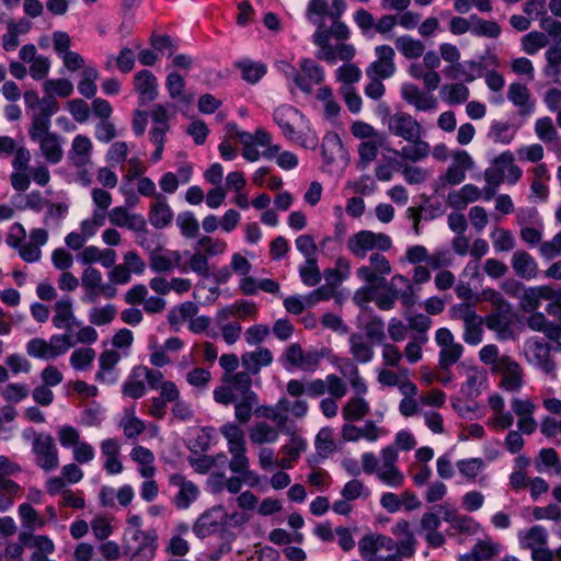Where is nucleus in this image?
<instances>
[{
	"label": "nucleus",
	"instance_id": "13",
	"mask_svg": "<svg viewBox=\"0 0 561 561\" xmlns=\"http://www.w3.org/2000/svg\"><path fill=\"white\" fill-rule=\"evenodd\" d=\"M150 115L154 126L150 129L149 136L150 141L156 146L151 159L153 162H158L162 158L165 134L170 128L169 111L164 105L157 104Z\"/></svg>",
	"mask_w": 561,
	"mask_h": 561
},
{
	"label": "nucleus",
	"instance_id": "19",
	"mask_svg": "<svg viewBox=\"0 0 561 561\" xmlns=\"http://www.w3.org/2000/svg\"><path fill=\"white\" fill-rule=\"evenodd\" d=\"M226 512L222 505H216L205 511L193 525V533L198 538H206L224 525Z\"/></svg>",
	"mask_w": 561,
	"mask_h": 561
},
{
	"label": "nucleus",
	"instance_id": "36",
	"mask_svg": "<svg viewBox=\"0 0 561 561\" xmlns=\"http://www.w3.org/2000/svg\"><path fill=\"white\" fill-rule=\"evenodd\" d=\"M482 191L478 186L466 184L461 188L450 192L446 203L449 207L460 210L465 209L469 203L480 199Z\"/></svg>",
	"mask_w": 561,
	"mask_h": 561
},
{
	"label": "nucleus",
	"instance_id": "39",
	"mask_svg": "<svg viewBox=\"0 0 561 561\" xmlns=\"http://www.w3.org/2000/svg\"><path fill=\"white\" fill-rule=\"evenodd\" d=\"M392 534L397 537H403L402 540L397 542L396 551L405 558H411L414 552L415 538L410 529L408 520H400L392 527Z\"/></svg>",
	"mask_w": 561,
	"mask_h": 561
},
{
	"label": "nucleus",
	"instance_id": "3",
	"mask_svg": "<svg viewBox=\"0 0 561 561\" xmlns=\"http://www.w3.org/2000/svg\"><path fill=\"white\" fill-rule=\"evenodd\" d=\"M346 366L350 367L348 373L343 368L340 370L344 376L348 377L354 396L342 407V416L347 423H352L363 420L369 413L370 407L368 401L364 398L368 391V387L359 375L358 367L350 360H347Z\"/></svg>",
	"mask_w": 561,
	"mask_h": 561
},
{
	"label": "nucleus",
	"instance_id": "40",
	"mask_svg": "<svg viewBox=\"0 0 561 561\" xmlns=\"http://www.w3.org/2000/svg\"><path fill=\"white\" fill-rule=\"evenodd\" d=\"M547 285L523 288L519 296V308L524 312H534L540 307L542 300L549 297Z\"/></svg>",
	"mask_w": 561,
	"mask_h": 561
},
{
	"label": "nucleus",
	"instance_id": "10",
	"mask_svg": "<svg viewBox=\"0 0 561 561\" xmlns=\"http://www.w3.org/2000/svg\"><path fill=\"white\" fill-rule=\"evenodd\" d=\"M435 342L439 347L438 367L448 371L463 354V346L456 342L451 331L447 328H440L435 332Z\"/></svg>",
	"mask_w": 561,
	"mask_h": 561
},
{
	"label": "nucleus",
	"instance_id": "28",
	"mask_svg": "<svg viewBox=\"0 0 561 561\" xmlns=\"http://www.w3.org/2000/svg\"><path fill=\"white\" fill-rule=\"evenodd\" d=\"M383 287L397 289V293L401 296V305L407 309L413 307L419 299L412 280L403 274H394L389 283H385Z\"/></svg>",
	"mask_w": 561,
	"mask_h": 561
},
{
	"label": "nucleus",
	"instance_id": "8",
	"mask_svg": "<svg viewBox=\"0 0 561 561\" xmlns=\"http://www.w3.org/2000/svg\"><path fill=\"white\" fill-rule=\"evenodd\" d=\"M548 530L535 525L518 534L519 545L523 549L530 550L533 561H553L554 553L548 548Z\"/></svg>",
	"mask_w": 561,
	"mask_h": 561
},
{
	"label": "nucleus",
	"instance_id": "33",
	"mask_svg": "<svg viewBox=\"0 0 561 561\" xmlns=\"http://www.w3.org/2000/svg\"><path fill=\"white\" fill-rule=\"evenodd\" d=\"M282 427L271 425L265 421L254 423L249 430V438L253 445L264 446L275 444L279 438Z\"/></svg>",
	"mask_w": 561,
	"mask_h": 561
},
{
	"label": "nucleus",
	"instance_id": "60",
	"mask_svg": "<svg viewBox=\"0 0 561 561\" xmlns=\"http://www.w3.org/2000/svg\"><path fill=\"white\" fill-rule=\"evenodd\" d=\"M116 312V307L112 304L103 307H93L89 311V321L98 327L106 325L114 320Z\"/></svg>",
	"mask_w": 561,
	"mask_h": 561
},
{
	"label": "nucleus",
	"instance_id": "34",
	"mask_svg": "<svg viewBox=\"0 0 561 561\" xmlns=\"http://www.w3.org/2000/svg\"><path fill=\"white\" fill-rule=\"evenodd\" d=\"M273 354L266 347H257L252 352H247L241 356V364L249 375H256L262 367L270 366L273 363Z\"/></svg>",
	"mask_w": 561,
	"mask_h": 561
},
{
	"label": "nucleus",
	"instance_id": "48",
	"mask_svg": "<svg viewBox=\"0 0 561 561\" xmlns=\"http://www.w3.org/2000/svg\"><path fill=\"white\" fill-rule=\"evenodd\" d=\"M20 490V485L13 480L0 477V512L11 508Z\"/></svg>",
	"mask_w": 561,
	"mask_h": 561
},
{
	"label": "nucleus",
	"instance_id": "42",
	"mask_svg": "<svg viewBox=\"0 0 561 561\" xmlns=\"http://www.w3.org/2000/svg\"><path fill=\"white\" fill-rule=\"evenodd\" d=\"M348 342L350 353L356 362L366 364L373 359L374 348L362 334L352 333Z\"/></svg>",
	"mask_w": 561,
	"mask_h": 561
},
{
	"label": "nucleus",
	"instance_id": "43",
	"mask_svg": "<svg viewBox=\"0 0 561 561\" xmlns=\"http://www.w3.org/2000/svg\"><path fill=\"white\" fill-rule=\"evenodd\" d=\"M185 255L187 261L182 266L183 272L191 271L204 278H208L210 276V265L206 254H203L202 251L195 248L193 253L185 252Z\"/></svg>",
	"mask_w": 561,
	"mask_h": 561
},
{
	"label": "nucleus",
	"instance_id": "22",
	"mask_svg": "<svg viewBox=\"0 0 561 561\" xmlns=\"http://www.w3.org/2000/svg\"><path fill=\"white\" fill-rule=\"evenodd\" d=\"M474 161L466 150H457L453 154V162L445 172V181L450 185H458L466 179V172L473 169Z\"/></svg>",
	"mask_w": 561,
	"mask_h": 561
},
{
	"label": "nucleus",
	"instance_id": "9",
	"mask_svg": "<svg viewBox=\"0 0 561 561\" xmlns=\"http://www.w3.org/2000/svg\"><path fill=\"white\" fill-rule=\"evenodd\" d=\"M398 458V451L393 446H386L380 450V467L376 477L392 489L401 488L405 481L403 472L397 466Z\"/></svg>",
	"mask_w": 561,
	"mask_h": 561
},
{
	"label": "nucleus",
	"instance_id": "14",
	"mask_svg": "<svg viewBox=\"0 0 561 561\" xmlns=\"http://www.w3.org/2000/svg\"><path fill=\"white\" fill-rule=\"evenodd\" d=\"M169 482L175 490L172 502L178 510H187L201 495L199 488L181 473L170 476Z\"/></svg>",
	"mask_w": 561,
	"mask_h": 561
},
{
	"label": "nucleus",
	"instance_id": "47",
	"mask_svg": "<svg viewBox=\"0 0 561 561\" xmlns=\"http://www.w3.org/2000/svg\"><path fill=\"white\" fill-rule=\"evenodd\" d=\"M385 141L386 136L362 141L357 148L359 163H362L363 167L371 163L377 158L378 151L385 145Z\"/></svg>",
	"mask_w": 561,
	"mask_h": 561
},
{
	"label": "nucleus",
	"instance_id": "59",
	"mask_svg": "<svg viewBox=\"0 0 561 561\" xmlns=\"http://www.w3.org/2000/svg\"><path fill=\"white\" fill-rule=\"evenodd\" d=\"M493 248L497 252H508L516 245L513 233L503 228H496L491 233Z\"/></svg>",
	"mask_w": 561,
	"mask_h": 561
},
{
	"label": "nucleus",
	"instance_id": "23",
	"mask_svg": "<svg viewBox=\"0 0 561 561\" xmlns=\"http://www.w3.org/2000/svg\"><path fill=\"white\" fill-rule=\"evenodd\" d=\"M93 144L85 135H77L71 141L68 150L69 163L78 169L84 168L91 163Z\"/></svg>",
	"mask_w": 561,
	"mask_h": 561
},
{
	"label": "nucleus",
	"instance_id": "35",
	"mask_svg": "<svg viewBox=\"0 0 561 561\" xmlns=\"http://www.w3.org/2000/svg\"><path fill=\"white\" fill-rule=\"evenodd\" d=\"M173 219V210L161 194L156 195V201L150 205L149 222L156 229L167 227Z\"/></svg>",
	"mask_w": 561,
	"mask_h": 561
},
{
	"label": "nucleus",
	"instance_id": "46",
	"mask_svg": "<svg viewBox=\"0 0 561 561\" xmlns=\"http://www.w3.org/2000/svg\"><path fill=\"white\" fill-rule=\"evenodd\" d=\"M470 92L463 83H447L440 88V98L448 104H461L467 102Z\"/></svg>",
	"mask_w": 561,
	"mask_h": 561
},
{
	"label": "nucleus",
	"instance_id": "31",
	"mask_svg": "<svg viewBox=\"0 0 561 561\" xmlns=\"http://www.w3.org/2000/svg\"><path fill=\"white\" fill-rule=\"evenodd\" d=\"M484 322L486 328L495 333L497 340L507 341L516 339L512 320L506 313L502 311L490 313L485 317Z\"/></svg>",
	"mask_w": 561,
	"mask_h": 561
},
{
	"label": "nucleus",
	"instance_id": "26",
	"mask_svg": "<svg viewBox=\"0 0 561 561\" xmlns=\"http://www.w3.org/2000/svg\"><path fill=\"white\" fill-rule=\"evenodd\" d=\"M134 89L138 93L139 102L146 104L158 98V79L149 70H140L134 76Z\"/></svg>",
	"mask_w": 561,
	"mask_h": 561
},
{
	"label": "nucleus",
	"instance_id": "29",
	"mask_svg": "<svg viewBox=\"0 0 561 561\" xmlns=\"http://www.w3.org/2000/svg\"><path fill=\"white\" fill-rule=\"evenodd\" d=\"M53 324L58 330H65V333L71 334L77 324L70 298H62L54 305Z\"/></svg>",
	"mask_w": 561,
	"mask_h": 561
},
{
	"label": "nucleus",
	"instance_id": "52",
	"mask_svg": "<svg viewBox=\"0 0 561 561\" xmlns=\"http://www.w3.org/2000/svg\"><path fill=\"white\" fill-rule=\"evenodd\" d=\"M486 380V374L479 367H470L467 370V380L463 385V391L469 397H478L482 385Z\"/></svg>",
	"mask_w": 561,
	"mask_h": 561
},
{
	"label": "nucleus",
	"instance_id": "56",
	"mask_svg": "<svg viewBox=\"0 0 561 561\" xmlns=\"http://www.w3.org/2000/svg\"><path fill=\"white\" fill-rule=\"evenodd\" d=\"M99 77V72L95 68L88 66L83 68L81 72V80L78 84L79 92L90 99L96 93V84L95 81Z\"/></svg>",
	"mask_w": 561,
	"mask_h": 561
},
{
	"label": "nucleus",
	"instance_id": "2",
	"mask_svg": "<svg viewBox=\"0 0 561 561\" xmlns=\"http://www.w3.org/2000/svg\"><path fill=\"white\" fill-rule=\"evenodd\" d=\"M274 122L280 128L283 135L290 141L299 146L314 150L319 139L313 129L307 126L306 130L297 131L295 125L305 121V115L297 108L288 105H282L274 112Z\"/></svg>",
	"mask_w": 561,
	"mask_h": 561
},
{
	"label": "nucleus",
	"instance_id": "41",
	"mask_svg": "<svg viewBox=\"0 0 561 561\" xmlns=\"http://www.w3.org/2000/svg\"><path fill=\"white\" fill-rule=\"evenodd\" d=\"M318 25L317 31L313 34V43L319 47L317 57L330 64H334V51L330 44V30H327L323 22L316 23Z\"/></svg>",
	"mask_w": 561,
	"mask_h": 561
},
{
	"label": "nucleus",
	"instance_id": "51",
	"mask_svg": "<svg viewBox=\"0 0 561 561\" xmlns=\"http://www.w3.org/2000/svg\"><path fill=\"white\" fill-rule=\"evenodd\" d=\"M119 425L127 438H136L146 428L145 423L135 415L134 409L125 410V414L122 417Z\"/></svg>",
	"mask_w": 561,
	"mask_h": 561
},
{
	"label": "nucleus",
	"instance_id": "57",
	"mask_svg": "<svg viewBox=\"0 0 561 561\" xmlns=\"http://www.w3.org/2000/svg\"><path fill=\"white\" fill-rule=\"evenodd\" d=\"M343 151V144L341 138L334 134H328L322 142V157L328 163H332L335 158Z\"/></svg>",
	"mask_w": 561,
	"mask_h": 561
},
{
	"label": "nucleus",
	"instance_id": "37",
	"mask_svg": "<svg viewBox=\"0 0 561 561\" xmlns=\"http://www.w3.org/2000/svg\"><path fill=\"white\" fill-rule=\"evenodd\" d=\"M35 142L38 144L41 156L47 163L57 164L62 160L64 149L61 139L57 134L48 135Z\"/></svg>",
	"mask_w": 561,
	"mask_h": 561
},
{
	"label": "nucleus",
	"instance_id": "16",
	"mask_svg": "<svg viewBox=\"0 0 561 561\" xmlns=\"http://www.w3.org/2000/svg\"><path fill=\"white\" fill-rule=\"evenodd\" d=\"M524 352L528 363L539 367L547 375H554L556 364L551 359V346L537 337L526 340Z\"/></svg>",
	"mask_w": 561,
	"mask_h": 561
},
{
	"label": "nucleus",
	"instance_id": "45",
	"mask_svg": "<svg viewBox=\"0 0 561 561\" xmlns=\"http://www.w3.org/2000/svg\"><path fill=\"white\" fill-rule=\"evenodd\" d=\"M165 88L169 92V96L172 100H180L186 104H190L193 96L184 93L185 80L182 75L176 71H171L165 78Z\"/></svg>",
	"mask_w": 561,
	"mask_h": 561
},
{
	"label": "nucleus",
	"instance_id": "63",
	"mask_svg": "<svg viewBox=\"0 0 561 561\" xmlns=\"http://www.w3.org/2000/svg\"><path fill=\"white\" fill-rule=\"evenodd\" d=\"M176 225L185 238L192 239L198 236L199 224L192 213L184 211L179 214L176 217Z\"/></svg>",
	"mask_w": 561,
	"mask_h": 561
},
{
	"label": "nucleus",
	"instance_id": "30",
	"mask_svg": "<svg viewBox=\"0 0 561 561\" xmlns=\"http://www.w3.org/2000/svg\"><path fill=\"white\" fill-rule=\"evenodd\" d=\"M341 433L343 439L346 442H357L360 438L376 442L383 434V430L378 427L374 422L368 421L362 427L346 423L343 425Z\"/></svg>",
	"mask_w": 561,
	"mask_h": 561
},
{
	"label": "nucleus",
	"instance_id": "53",
	"mask_svg": "<svg viewBox=\"0 0 561 561\" xmlns=\"http://www.w3.org/2000/svg\"><path fill=\"white\" fill-rule=\"evenodd\" d=\"M231 459L229 461V469L233 473H239L242 477L253 476V472L249 470L250 461L247 456V446L232 449L229 451Z\"/></svg>",
	"mask_w": 561,
	"mask_h": 561
},
{
	"label": "nucleus",
	"instance_id": "54",
	"mask_svg": "<svg viewBox=\"0 0 561 561\" xmlns=\"http://www.w3.org/2000/svg\"><path fill=\"white\" fill-rule=\"evenodd\" d=\"M197 312L198 307L192 301H186L173 308L168 314V320L171 325H178L184 321H191Z\"/></svg>",
	"mask_w": 561,
	"mask_h": 561
},
{
	"label": "nucleus",
	"instance_id": "55",
	"mask_svg": "<svg viewBox=\"0 0 561 561\" xmlns=\"http://www.w3.org/2000/svg\"><path fill=\"white\" fill-rule=\"evenodd\" d=\"M508 357V355H500V350L495 344L484 345L479 351L480 362L489 366L491 373H494L503 364L502 359Z\"/></svg>",
	"mask_w": 561,
	"mask_h": 561
},
{
	"label": "nucleus",
	"instance_id": "27",
	"mask_svg": "<svg viewBox=\"0 0 561 561\" xmlns=\"http://www.w3.org/2000/svg\"><path fill=\"white\" fill-rule=\"evenodd\" d=\"M78 261L84 265L100 263L103 267H111L116 263V252L113 249H100L96 245H89L77 255Z\"/></svg>",
	"mask_w": 561,
	"mask_h": 561
},
{
	"label": "nucleus",
	"instance_id": "50",
	"mask_svg": "<svg viewBox=\"0 0 561 561\" xmlns=\"http://www.w3.org/2000/svg\"><path fill=\"white\" fill-rule=\"evenodd\" d=\"M234 403V417L240 424L248 423L259 404L257 396H250L248 398H240Z\"/></svg>",
	"mask_w": 561,
	"mask_h": 561
},
{
	"label": "nucleus",
	"instance_id": "21",
	"mask_svg": "<svg viewBox=\"0 0 561 561\" xmlns=\"http://www.w3.org/2000/svg\"><path fill=\"white\" fill-rule=\"evenodd\" d=\"M48 241V231L43 228L32 229L28 241L23 242L16 250L21 259L27 263L38 262L42 257L41 248Z\"/></svg>",
	"mask_w": 561,
	"mask_h": 561
},
{
	"label": "nucleus",
	"instance_id": "62",
	"mask_svg": "<svg viewBox=\"0 0 561 561\" xmlns=\"http://www.w3.org/2000/svg\"><path fill=\"white\" fill-rule=\"evenodd\" d=\"M489 138L494 142L508 145L515 137V131L512 130L511 124L506 122H494L488 134Z\"/></svg>",
	"mask_w": 561,
	"mask_h": 561
},
{
	"label": "nucleus",
	"instance_id": "17",
	"mask_svg": "<svg viewBox=\"0 0 561 561\" xmlns=\"http://www.w3.org/2000/svg\"><path fill=\"white\" fill-rule=\"evenodd\" d=\"M493 373L501 375L500 387L508 392H518L524 386V369L511 356Z\"/></svg>",
	"mask_w": 561,
	"mask_h": 561
},
{
	"label": "nucleus",
	"instance_id": "11",
	"mask_svg": "<svg viewBox=\"0 0 561 561\" xmlns=\"http://www.w3.org/2000/svg\"><path fill=\"white\" fill-rule=\"evenodd\" d=\"M12 173L10 174V183L14 191L25 192L31 185V151L26 147H18L14 141L12 151Z\"/></svg>",
	"mask_w": 561,
	"mask_h": 561
},
{
	"label": "nucleus",
	"instance_id": "64",
	"mask_svg": "<svg viewBox=\"0 0 561 561\" xmlns=\"http://www.w3.org/2000/svg\"><path fill=\"white\" fill-rule=\"evenodd\" d=\"M24 547L21 543L9 541L0 537V561H24L23 560Z\"/></svg>",
	"mask_w": 561,
	"mask_h": 561
},
{
	"label": "nucleus",
	"instance_id": "18",
	"mask_svg": "<svg viewBox=\"0 0 561 561\" xmlns=\"http://www.w3.org/2000/svg\"><path fill=\"white\" fill-rule=\"evenodd\" d=\"M291 69V75L296 85L305 93H311L312 84H320L324 80V71L320 65L311 59H304L300 62V69L308 81L289 65L285 64Z\"/></svg>",
	"mask_w": 561,
	"mask_h": 561
},
{
	"label": "nucleus",
	"instance_id": "5",
	"mask_svg": "<svg viewBox=\"0 0 561 561\" xmlns=\"http://www.w3.org/2000/svg\"><path fill=\"white\" fill-rule=\"evenodd\" d=\"M24 437L32 438V451L35 455V463L37 467L46 472L58 468V449L50 434L28 430L24 432Z\"/></svg>",
	"mask_w": 561,
	"mask_h": 561
},
{
	"label": "nucleus",
	"instance_id": "61",
	"mask_svg": "<svg viewBox=\"0 0 561 561\" xmlns=\"http://www.w3.org/2000/svg\"><path fill=\"white\" fill-rule=\"evenodd\" d=\"M195 248L202 251L203 254H206L209 259L222 254L226 251L227 243L220 239H214L205 236L198 239Z\"/></svg>",
	"mask_w": 561,
	"mask_h": 561
},
{
	"label": "nucleus",
	"instance_id": "24",
	"mask_svg": "<svg viewBox=\"0 0 561 561\" xmlns=\"http://www.w3.org/2000/svg\"><path fill=\"white\" fill-rule=\"evenodd\" d=\"M402 99L416 111L426 112L436 110L437 100L431 94L423 92L413 83H403L400 89Z\"/></svg>",
	"mask_w": 561,
	"mask_h": 561
},
{
	"label": "nucleus",
	"instance_id": "32",
	"mask_svg": "<svg viewBox=\"0 0 561 561\" xmlns=\"http://www.w3.org/2000/svg\"><path fill=\"white\" fill-rule=\"evenodd\" d=\"M511 264L515 275L519 278L533 279L538 275L536 260L524 250H517L513 253Z\"/></svg>",
	"mask_w": 561,
	"mask_h": 561
},
{
	"label": "nucleus",
	"instance_id": "49",
	"mask_svg": "<svg viewBox=\"0 0 561 561\" xmlns=\"http://www.w3.org/2000/svg\"><path fill=\"white\" fill-rule=\"evenodd\" d=\"M484 319L474 316L472 319L463 323V341L469 345H478L483 339Z\"/></svg>",
	"mask_w": 561,
	"mask_h": 561
},
{
	"label": "nucleus",
	"instance_id": "20",
	"mask_svg": "<svg viewBox=\"0 0 561 561\" xmlns=\"http://www.w3.org/2000/svg\"><path fill=\"white\" fill-rule=\"evenodd\" d=\"M106 216L112 226L127 228L137 233L147 232L146 219L139 214L129 213L124 206L112 208Z\"/></svg>",
	"mask_w": 561,
	"mask_h": 561
},
{
	"label": "nucleus",
	"instance_id": "38",
	"mask_svg": "<svg viewBox=\"0 0 561 561\" xmlns=\"http://www.w3.org/2000/svg\"><path fill=\"white\" fill-rule=\"evenodd\" d=\"M394 48L409 60H416L423 56L425 44L409 34H403L394 38Z\"/></svg>",
	"mask_w": 561,
	"mask_h": 561
},
{
	"label": "nucleus",
	"instance_id": "58",
	"mask_svg": "<svg viewBox=\"0 0 561 561\" xmlns=\"http://www.w3.org/2000/svg\"><path fill=\"white\" fill-rule=\"evenodd\" d=\"M470 21L472 22L471 32L474 35L495 38L501 34V27L496 22L484 21L477 15H471Z\"/></svg>",
	"mask_w": 561,
	"mask_h": 561
},
{
	"label": "nucleus",
	"instance_id": "6",
	"mask_svg": "<svg viewBox=\"0 0 561 561\" xmlns=\"http://www.w3.org/2000/svg\"><path fill=\"white\" fill-rule=\"evenodd\" d=\"M226 385L217 387L214 390L216 402L228 405L240 398L257 396L252 389V379L245 371H239L233 375H225Z\"/></svg>",
	"mask_w": 561,
	"mask_h": 561
},
{
	"label": "nucleus",
	"instance_id": "25",
	"mask_svg": "<svg viewBox=\"0 0 561 561\" xmlns=\"http://www.w3.org/2000/svg\"><path fill=\"white\" fill-rule=\"evenodd\" d=\"M507 99L518 108L522 116H528L535 112L536 102L531 98L529 89L520 82H513L508 85Z\"/></svg>",
	"mask_w": 561,
	"mask_h": 561
},
{
	"label": "nucleus",
	"instance_id": "4",
	"mask_svg": "<svg viewBox=\"0 0 561 561\" xmlns=\"http://www.w3.org/2000/svg\"><path fill=\"white\" fill-rule=\"evenodd\" d=\"M392 239L383 232L362 229L346 240V249L354 257L364 260L374 252H387L392 248Z\"/></svg>",
	"mask_w": 561,
	"mask_h": 561
},
{
	"label": "nucleus",
	"instance_id": "44",
	"mask_svg": "<svg viewBox=\"0 0 561 561\" xmlns=\"http://www.w3.org/2000/svg\"><path fill=\"white\" fill-rule=\"evenodd\" d=\"M227 442L228 451L247 446L244 431L240 424L227 422L219 428Z\"/></svg>",
	"mask_w": 561,
	"mask_h": 561
},
{
	"label": "nucleus",
	"instance_id": "1",
	"mask_svg": "<svg viewBox=\"0 0 561 561\" xmlns=\"http://www.w3.org/2000/svg\"><path fill=\"white\" fill-rule=\"evenodd\" d=\"M383 124L390 135L411 144V146H404L396 151L403 160L415 163L430 156L431 146L424 140L426 130L410 113L403 111L393 114L388 113L383 117Z\"/></svg>",
	"mask_w": 561,
	"mask_h": 561
},
{
	"label": "nucleus",
	"instance_id": "7",
	"mask_svg": "<svg viewBox=\"0 0 561 561\" xmlns=\"http://www.w3.org/2000/svg\"><path fill=\"white\" fill-rule=\"evenodd\" d=\"M73 346L72 334H55L49 341L41 337L30 340L26 344V353L31 357L48 360L65 354Z\"/></svg>",
	"mask_w": 561,
	"mask_h": 561
},
{
	"label": "nucleus",
	"instance_id": "12",
	"mask_svg": "<svg viewBox=\"0 0 561 561\" xmlns=\"http://www.w3.org/2000/svg\"><path fill=\"white\" fill-rule=\"evenodd\" d=\"M392 272L390 261L382 252H374L368 257V264L356 270L357 277L369 285L385 286L386 277Z\"/></svg>",
	"mask_w": 561,
	"mask_h": 561
},
{
	"label": "nucleus",
	"instance_id": "15",
	"mask_svg": "<svg viewBox=\"0 0 561 561\" xmlns=\"http://www.w3.org/2000/svg\"><path fill=\"white\" fill-rule=\"evenodd\" d=\"M376 59L367 67L368 77L389 79L394 76L397 66L394 62L396 50L392 46L382 44L375 47Z\"/></svg>",
	"mask_w": 561,
	"mask_h": 561
}]
</instances>
